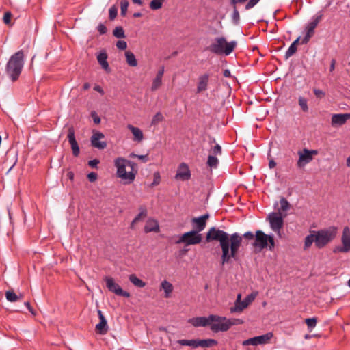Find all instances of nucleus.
Here are the masks:
<instances>
[{
  "mask_svg": "<svg viewBox=\"0 0 350 350\" xmlns=\"http://www.w3.org/2000/svg\"><path fill=\"white\" fill-rule=\"evenodd\" d=\"M243 238L248 241L255 240V235L252 232H246L243 235L238 232L229 234L226 231L216 227H211L206 234V242L219 241L221 250V263L222 265L231 263L232 260H238V254Z\"/></svg>",
  "mask_w": 350,
  "mask_h": 350,
  "instance_id": "f257e3e1",
  "label": "nucleus"
},
{
  "mask_svg": "<svg viewBox=\"0 0 350 350\" xmlns=\"http://www.w3.org/2000/svg\"><path fill=\"white\" fill-rule=\"evenodd\" d=\"M337 231L338 229L335 226L312 231L304 239V249L310 248L313 243L319 249L324 247L336 238Z\"/></svg>",
  "mask_w": 350,
  "mask_h": 350,
  "instance_id": "f03ea898",
  "label": "nucleus"
},
{
  "mask_svg": "<svg viewBox=\"0 0 350 350\" xmlns=\"http://www.w3.org/2000/svg\"><path fill=\"white\" fill-rule=\"evenodd\" d=\"M114 165L117 169V177L121 179L124 185L131 184L137 174V165L123 157H118L114 160Z\"/></svg>",
  "mask_w": 350,
  "mask_h": 350,
  "instance_id": "7ed1b4c3",
  "label": "nucleus"
},
{
  "mask_svg": "<svg viewBox=\"0 0 350 350\" xmlns=\"http://www.w3.org/2000/svg\"><path fill=\"white\" fill-rule=\"evenodd\" d=\"M24 66V53L18 51L13 54L6 65V73L12 81H16Z\"/></svg>",
  "mask_w": 350,
  "mask_h": 350,
  "instance_id": "20e7f679",
  "label": "nucleus"
},
{
  "mask_svg": "<svg viewBox=\"0 0 350 350\" xmlns=\"http://www.w3.org/2000/svg\"><path fill=\"white\" fill-rule=\"evenodd\" d=\"M236 41L227 42L224 37H218L214 39L207 49L217 55H230L237 46Z\"/></svg>",
  "mask_w": 350,
  "mask_h": 350,
  "instance_id": "39448f33",
  "label": "nucleus"
},
{
  "mask_svg": "<svg viewBox=\"0 0 350 350\" xmlns=\"http://www.w3.org/2000/svg\"><path fill=\"white\" fill-rule=\"evenodd\" d=\"M253 246L260 250L267 247L269 250H272L275 247L274 237L273 235L266 234L262 230H256Z\"/></svg>",
  "mask_w": 350,
  "mask_h": 350,
  "instance_id": "423d86ee",
  "label": "nucleus"
},
{
  "mask_svg": "<svg viewBox=\"0 0 350 350\" xmlns=\"http://www.w3.org/2000/svg\"><path fill=\"white\" fill-rule=\"evenodd\" d=\"M202 237L201 234L198 233L197 231L191 230L183 234L176 241V243H184L186 246L197 245L202 241Z\"/></svg>",
  "mask_w": 350,
  "mask_h": 350,
  "instance_id": "0eeeda50",
  "label": "nucleus"
},
{
  "mask_svg": "<svg viewBox=\"0 0 350 350\" xmlns=\"http://www.w3.org/2000/svg\"><path fill=\"white\" fill-rule=\"evenodd\" d=\"M318 154L317 150H308L304 148L302 150L298 152L299 159L297 162V166L299 168H302L313 159V156Z\"/></svg>",
  "mask_w": 350,
  "mask_h": 350,
  "instance_id": "6e6552de",
  "label": "nucleus"
},
{
  "mask_svg": "<svg viewBox=\"0 0 350 350\" xmlns=\"http://www.w3.org/2000/svg\"><path fill=\"white\" fill-rule=\"evenodd\" d=\"M258 293H254L248 295L243 300H241L239 304H235L230 308L231 313H240L247 308L251 304L257 296Z\"/></svg>",
  "mask_w": 350,
  "mask_h": 350,
  "instance_id": "1a4fd4ad",
  "label": "nucleus"
},
{
  "mask_svg": "<svg viewBox=\"0 0 350 350\" xmlns=\"http://www.w3.org/2000/svg\"><path fill=\"white\" fill-rule=\"evenodd\" d=\"M219 319L217 315L211 314L208 317H194L188 319V323L191 324L193 326L198 327H206L211 325V321H217Z\"/></svg>",
  "mask_w": 350,
  "mask_h": 350,
  "instance_id": "9d476101",
  "label": "nucleus"
},
{
  "mask_svg": "<svg viewBox=\"0 0 350 350\" xmlns=\"http://www.w3.org/2000/svg\"><path fill=\"white\" fill-rule=\"evenodd\" d=\"M268 219L269 220L271 229L280 234V230L284 224V220L281 213H272L269 215Z\"/></svg>",
  "mask_w": 350,
  "mask_h": 350,
  "instance_id": "9b49d317",
  "label": "nucleus"
},
{
  "mask_svg": "<svg viewBox=\"0 0 350 350\" xmlns=\"http://www.w3.org/2000/svg\"><path fill=\"white\" fill-rule=\"evenodd\" d=\"M105 280L106 282V286L109 291L124 297H130V293L127 291H123L120 285L114 282V280L112 278L107 277Z\"/></svg>",
  "mask_w": 350,
  "mask_h": 350,
  "instance_id": "f8f14e48",
  "label": "nucleus"
},
{
  "mask_svg": "<svg viewBox=\"0 0 350 350\" xmlns=\"http://www.w3.org/2000/svg\"><path fill=\"white\" fill-rule=\"evenodd\" d=\"M273 334L271 332H268L265 334L255 336L247 340H245L243 342V346L247 345H264L268 343L270 340L273 337Z\"/></svg>",
  "mask_w": 350,
  "mask_h": 350,
  "instance_id": "ddd939ff",
  "label": "nucleus"
},
{
  "mask_svg": "<svg viewBox=\"0 0 350 350\" xmlns=\"http://www.w3.org/2000/svg\"><path fill=\"white\" fill-rule=\"evenodd\" d=\"M219 318L217 321H211L213 323L211 325V329L214 332H226L230 327L229 320L226 317L217 316Z\"/></svg>",
  "mask_w": 350,
  "mask_h": 350,
  "instance_id": "4468645a",
  "label": "nucleus"
},
{
  "mask_svg": "<svg viewBox=\"0 0 350 350\" xmlns=\"http://www.w3.org/2000/svg\"><path fill=\"white\" fill-rule=\"evenodd\" d=\"M342 247H338L334 250V252H347L350 250V229L349 227H345L342 236Z\"/></svg>",
  "mask_w": 350,
  "mask_h": 350,
  "instance_id": "2eb2a0df",
  "label": "nucleus"
},
{
  "mask_svg": "<svg viewBox=\"0 0 350 350\" xmlns=\"http://www.w3.org/2000/svg\"><path fill=\"white\" fill-rule=\"evenodd\" d=\"M105 138L104 134L99 131H94L91 137V145L99 150L105 149L107 147V143L101 139Z\"/></svg>",
  "mask_w": 350,
  "mask_h": 350,
  "instance_id": "dca6fc26",
  "label": "nucleus"
},
{
  "mask_svg": "<svg viewBox=\"0 0 350 350\" xmlns=\"http://www.w3.org/2000/svg\"><path fill=\"white\" fill-rule=\"evenodd\" d=\"M321 19V16H317L306 27V34L301 40V44H306L314 34V30Z\"/></svg>",
  "mask_w": 350,
  "mask_h": 350,
  "instance_id": "f3484780",
  "label": "nucleus"
},
{
  "mask_svg": "<svg viewBox=\"0 0 350 350\" xmlns=\"http://www.w3.org/2000/svg\"><path fill=\"white\" fill-rule=\"evenodd\" d=\"M68 140L71 146L72 154L75 157H78L80 152L79 145L76 141L75 136V130L72 126H70L68 129L67 135Z\"/></svg>",
  "mask_w": 350,
  "mask_h": 350,
  "instance_id": "a211bd4d",
  "label": "nucleus"
},
{
  "mask_svg": "<svg viewBox=\"0 0 350 350\" xmlns=\"http://www.w3.org/2000/svg\"><path fill=\"white\" fill-rule=\"evenodd\" d=\"M175 178L181 180H187L191 178V172L186 163H183L179 165Z\"/></svg>",
  "mask_w": 350,
  "mask_h": 350,
  "instance_id": "6ab92c4d",
  "label": "nucleus"
},
{
  "mask_svg": "<svg viewBox=\"0 0 350 350\" xmlns=\"http://www.w3.org/2000/svg\"><path fill=\"white\" fill-rule=\"evenodd\" d=\"M208 217L209 215L208 214L199 217H193L191 219V223L193 224L195 228L193 230L197 231L198 233L202 231L206 227V220Z\"/></svg>",
  "mask_w": 350,
  "mask_h": 350,
  "instance_id": "aec40b11",
  "label": "nucleus"
},
{
  "mask_svg": "<svg viewBox=\"0 0 350 350\" xmlns=\"http://www.w3.org/2000/svg\"><path fill=\"white\" fill-rule=\"evenodd\" d=\"M350 119V113H337L332 116V126H341Z\"/></svg>",
  "mask_w": 350,
  "mask_h": 350,
  "instance_id": "412c9836",
  "label": "nucleus"
},
{
  "mask_svg": "<svg viewBox=\"0 0 350 350\" xmlns=\"http://www.w3.org/2000/svg\"><path fill=\"white\" fill-rule=\"evenodd\" d=\"M209 81V75L203 74L198 77L196 92L200 93L207 90Z\"/></svg>",
  "mask_w": 350,
  "mask_h": 350,
  "instance_id": "4be33fe9",
  "label": "nucleus"
},
{
  "mask_svg": "<svg viewBox=\"0 0 350 350\" xmlns=\"http://www.w3.org/2000/svg\"><path fill=\"white\" fill-rule=\"evenodd\" d=\"M160 230L159 225L158 221L152 218H149L146 223L144 226V232L146 233L154 232H159Z\"/></svg>",
  "mask_w": 350,
  "mask_h": 350,
  "instance_id": "5701e85b",
  "label": "nucleus"
},
{
  "mask_svg": "<svg viewBox=\"0 0 350 350\" xmlns=\"http://www.w3.org/2000/svg\"><path fill=\"white\" fill-rule=\"evenodd\" d=\"M127 128L131 131L133 135V140L137 142H141L144 139V135L142 131L138 127H135L131 124H128Z\"/></svg>",
  "mask_w": 350,
  "mask_h": 350,
  "instance_id": "b1692460",
  "label": "nucleus"
},
{
  "mask_svg": "<svg viewBox=\"0 0 350 350\" xmlns=\"http://www.w3.org/2000/svg\"><path fill=\"white\" fill-rule=\"evenodd\" d=\"M161 288L164 291V297L169 298L171 297V294L174 290L173 285L167 280H163L161 283Z\"/></svg>",
  "mask_w": 350,
  "mask_h": 350,
  "instance_id": "393cba45",
  "label": "nucleus"
},
{
  "mask_svg": "<svg viewBox=\"0 0 350 350\" xmlns=\"http://www.w3.org/2000/svg\"><path fill=\"white\" fill-rule=\"evenodd\" d=\"M300 40V37H298L289 46L285 53V58L287 59L293 55L297 50V44Z\"/></svg>",
  "mask_w": 350,
  "mask_h": 350,
  "instance_id": "a878e982",
  "label": "nucleus"
},
{
  "mask_svg": "<svg viewBox=\"0 0 350 350\" xmlns=\"http://www.w3.org/2000/svg\"><path fill=\"white\" fill-rule=\"evenodd\" d=\"M107 55L106 53H100L97 56V60L98 63L101 65L102 68L105 70H108L109 69V64L107 61Z\"/></svg>",
  "mask_w": 350,
  "mask_h": 350,
  "instance_id": "bb28decb",
  "label": "nucleus"
},
{
  "mask_svg": "<svg viewBox=\"0 0 350 350\" xmlns=\"http://www.w3.org/2000/svg\"><path fill=\"white\" fill-rule=\"evenodd\" d=\"M125 57L126 63L130 66L135 67L137 65V61L133 53L127 51L125 52Z\"/></svg>",
  "mask_w": 350,
  "mask_h": 350,
  "instance_id": "cd10ccee",
  "label": "nucleus"
},
{
  "mask_svg": "<svg viewBox=\"0 0 350 350\" xmlns=\"http://www.w3.org/2000/svg\"><path fill=\"white\" fill-rule=\"evenodd\" d=\"M129 281L135 286L143 288L146 286V283L141 279L138 278L135 274H131L129 277Z\"/></svg>",
  "mask_w": 350,
  "mask_h": 350,
  "instance_id": "c85d7f7f",
  "label": "nucleus"
},
{
  "mask_svg": "<svg viewBox=\"0 0 350 350\" xmlns=\"http://www.w3.org/2000/svg\"><path fill=\"white\" fill-rule=\"evenodd\" d=\"M140 213L134 218L131 224V228H134V226L137 224L142 217H145L147 215V211L145 208L141 207Z\"/></svg>",
  "mask_w": 350,
  "mask_h": 350,
  "instance_id": "c756f323",
  "label": "nucleus"
},
{
  "mask_svg": "<svg viewBox=\"0 0 350 350\" xmlns=\"http://www.w3.org/2000/svg\"><path fill=\"white\" fill-rule=\"evenodd\" d=\"M96 331L98 334H105L108 331L107 321H100V323L96 325Z\"/></svg>",
  "mask_w": 350,
  "mask_h": 350,
  "instance_id": "7c9ffc66",
  "label": "nucleus"
},
{
  "mask_svg": "<svg viewBox=\"0 0 350 350\" xmlns=\"http://www.w3.org/2000/svg\"><path fill=\"white\" fill-rule=\"evenodd\" d=\"M177 343L180 344V345L183 346H190L193 348H197L198 347V340H178L177 341Z\"/></svg>",
  "mask_w": 350,
  "mask_h": 350,
  "instance_id": "2f4dec72",
  "label": "nucleus"
},
{
  "mask_svg": "<svg viewBox=\"0 0 350 350\" xmlns=\"http://www.w3.org/2000/svg\"><path fill=\"white\" fill-rule=\"evenodd\" d=\"M217 341L213 339H208V340H198V347H208L213 345H216Z\"/></svg>",
  "mask_w": 350,
  "mask_h": 350,
  "instance_id": "473e14b6",
  "label": "nucleus"
},
{
  "mask_svg": "<svg viewBox=\"0 0 350 350\" xmlns=\"http://www.w3.org/2000/svg\"><path fill=\"white\" fill-rule=\"evenodd\" d=\"M206 164L211 168H216L219 164V160L215 156L211 154L208 157Z\"/></svg>",
  "mask_w": 350,
  "mask_h": 350,
  "instance_id": "72a5a7b5",
  "label": "nucleus"
},
{
  "mask_svg": "<svg viewBox=\"0 0 350 350\" xmlns=\"http://www.w3.org/2000/svg\"><path fill=\"white\" fill-rule=\"evenodd\" d=\"M5 297L7 300L10 302H15L20 300V297H18L13 291H7L5 293Z\"/></svg>",
  "mask_w": 350,
  "mask_h": 350,
  "instance_id": "f704fd0d",
  "label": "nucleus"
},
{
  "mask_svg": "<svg viewBox=\"0 0 350 350\" xmlns=\"http://www.w3.org/2000/svg\"><path fill=\"white\" fill-rule=\"evenodd\" d=\"M280 211L286 212L290 209L291 205L286 198H282L280 200Z\"/></svg>",
  "mask_w": 350,
  "mask_h": 350,
  "instance_id": "c9c22d12",
  "label": "nucleus"
},
{
  "mask_svg": "<svg viewBox=\"0 0 350 350\" xmlns=\"http://www.w3.org/2000/svg\"><path fill=\"white\" fill-rule=\"evenodd\" d=\"M298 103L301 109V110L304 112H308V101L307 99L302 96H299L298 99Z\"/></svg>",
  "mask_w": 350,
  "mask_h": 350,
  "instance_id": "e433bc0d",
  "label": "nucleus"
},
{
  "mask_svg": "<svg viewBox=\"0 0 350 350\" xmlns=\"http://www.w3.org/2000/svg\"><path fill=\"white\" fill-rule=\"evenodd\" d=\"M113 34L118 38H125L124 31L122 27H116L113 31Z\"/></svg>",
  "mask_w": 350,
  "mask_h": 350,
  "instance_id": "4c0bfd02",
  "label": "nucleus"
},
{
  "mask_svg": "<svg viewBox=\"0 0 350 350\" xmlns=\"http://www.w3.org/2000/svg\"><path fill=\"white\" fill-rule=\"evenodd\" d=\"M305 322L307 325L308 329L309 330V332H311L312 329L316 326L317 319V318H309L306 319L305 320Z\"/></svg>",
  "mask_w": 350,
  "mask_h": 350,
  "instance_id": "58836bf2",
  "label": "nucleus"
},
{
  "mask_svg": "<svg viewBox=\"0 0 350 350\" xmlns=\"http://www.w3.org/2000/svg\"><path fill=\"white\" fill-rule=\"evenodd\" d=\"M164 120V117L161 112H157L152 118L151 124L152 125H157L159 122H161Z\"/></svg>",
  "mask_w": 350,
  "mask_h": 350,
  "instance_id": "ea45409f",
  "label": "nucleus"
},
{
  "mask_svg": "<svg viewBox=\"0 0 350 350\" xmlns=\"http://www.w3.org/2000/svg\"><path fill=\"white\" fill-rule=\"evenodd\" d=\"M162 85V78L156 76L154 79L151 87L152 91L157 90Z\"/></svg>",
  "mask_w": 350,
  "mask_h": 350,
  "instance_id": "a19ab883",
  "label": "nucleus"
},
{
  "mask_svg": "<svg viewBox=\"0 0 350 350\" xmlns=\"http://www.w3.org/2000/svg\"><path fill=\"white\" fill-rule=\"evenodd\" d=\"M129 5V3L128 0H121L120 1L121 15L122 16H126Z\"/></svg>",
  "mask_w": 350,
  "mask_h": 350,
  "instance_id": "79ce46f5",
  "label": "nucleus"
},
{
  "mask_svg": "<svg viewBox=\"0 0 350 350\" xmlns=\"http://www.w3.org/2000/svg\"><path fill=\"white\" fill-rule=\"evenodd\" d=\"M162 2L158 0H152L150 3V8L153 10H156L158 9H160L162 7Z\"/></svg>",
  "mask_w": 350,
  "mask_h": 350,
  "instance_id": "37998d69",
  "label": "nucleus"
},
{
  "mask_svg": "<svg viewBox=\"0 0 350 350\" xmlns=\"http://www.w3.org/2000/svg\"><path fill=\"white\" fill-rule=\"evenodd\" d=\"M117 13H118V8L115 5L111 6L109 10L110 20L112 21V20L115 19L117 16Z\"/></svg>",
  "mask_w": 350,
  "mask_h": 350,
  "instance_id": "c03bdc74",
  "label": "nucleus"
},
{
  "mask_svg": "<svg viewBox=\"0 0 350 350\" xmlns=\"http://www.w3.org/2000/svg\"><path fill=\"white\" fill-rule=\"evenodd\" d=\"M212 155H220L221 154V147L218 144H215L211 150Z\"/></svg>",
  "mask_w": 350,
  "mask_h": 350,
  "instance_id": "a18cd8bd",
  "label": "nucleus"
},
{
  "mask_svg": "<svg viewBox=\"0 0 350 350\" xmlns=\"http://www.w3.org/2000/svg\"><path fill=\"white\" fill-rule=\"evenodd\" d=\"M232 18L234 21V23L235 24H237L239 23V11L237 10L236 6L234 5V10H233V13H232Z\"/></svg>",
  "mask_w": 350,
  "mask_h": 350,
  "instance_id": "49530a36",
  "label": "nucleus"
},
{
  "mask_svg": "<svg viewBox=\"0 0 350 350\" xmlns=\"http://www.w3.org/2000/svg\"><path fill=\"white\" fill-rule=\"evenodd\" d=\"M116 46L120 50H125L127 47V43L124 40H118L116 43Z\"/></svg>",
  "mask_w": 350,
  "mask_h": 350,
  "instance_id": "de8ad7c7",
  "label": "nucleus"
},
{
  "mask_svg": "<svg viewBox=\"0 0 350 350\" xmlns=\"http://www.w3.org/2000/svg\"><path fill=\"white\" fill-rule=\"evenodd\" d=\"M259 1L260 0H250L249 2L245 5V9L250 10L252 8L259 2Z\"/></svg>",
  "mask_w": 350,
  "mask_h": 350,
  "instance_id": "09e8293b",
  "label": "nucleus"
},
{
  "mask_svg": "<svg viewBox=\"0 0 350 350\" xmlns=\"http://www.w3.org/2000/svg\"><path fill=\"white\" fill-rule=\"evenodd\" d=\"M259 1L260 0H250L249 2L245 5V9L250 10L252 8L259 2Z\"/></svg>",
  "mask_w": 350,
  "mask_h": 350,
  "instance_id": "8fccbe9b",
  "label": "nucleus"
},
{
  "mask_svg": "<svg viewBox=\"0 0 350 350\" xmlns=\"http://www.w3.org/2000/svg\"><path fill=\"white\" fill-rule=\"evenodd\" d=\"M131 157H137L139 159L143 161L144 163L148 161V154L145 155H137L134 153L130 154Z\"/></svg>",
  "mask_w": 350,
  "mask_h": 350,
  "instance_id": "3c124183",
  "label": "nucleus"
},
{
  "mask_svg": "<svg viewBox=\"0 0 350 350\" xmlns=\"http://www.w3.org/2000/svg\"><path fill=\"white\" fill-rule=\"evenodd\" d=\"M314 95L319 98H321L325 96V94L323 91L319 89H314L313 90Z\"/></svg>",
  "mask_w": 350,
  "mask_h": 350,
  "instance_id": "603ef678",
  "label": "nucleus"
},
{
  "mask_svg": "<svg viewBox=\"0 0 350 350\" xmlns=\"http://www.w3.org/2000/svg\"><path fill=\"white\" fill-rule=\"evenodd\" d=\"M159 183H160V174L159 172H155L154 174V180H153V182L152 183V186L157 185L159 184Z\"/></svg>",
  "mask_w": 350,
  "mask_h": 350,
  "instance_id": "864d4df0",
  "label": "nucleus"
},
{
  "mask_svg": "<svg viewBox=\"0 0 350 350\" xmlns=\"http://www.w3.org/2000/svg\"><path fill=\"white\" fill-rule=\"evenodd\" d=\"M91 116L93 118V121L96 124H100V118L95 111H92Z\"/></svg>",
  "mask_w": 350,
  "mask_h": 350,
  "instance_id": "5fc2aeb1",
  "label": "nucleus"
},
{
  "mask_svg": "<svg viewBox=\"0 0 350 350\" xmlns=\"http://www.w3.org/2000/svg\"><path fill=\"white\" fill-rule=\"evenodd\" d=\"M230 323V327L233 325H241L243 323V321L240 319H228Z\"/></svg>",
  "mask_w": 350,
  "mask_h": 350,
  "instance_id": "6e6d98bb",
  "label": "nucleus"
},
{
  "mask_svg": "<svg viewBox=\"0 0 350 350\" xmlns=\"http://www.w3.org/2000/svg\"><path fill=\"white\" fill-rule=\"evenodd\" d=\"M97 174L95 172H90L88 174V178L92 183L95 182L97 179Z\"/></svg>",
  "mask_w": 350,
  "mask_h": 350,
  "instance_id": "4d7b16f0",
  "label": "nucleus"
},
{
  "mask_svg": "<svg viewBox=\"0 0 350 350\" xmlns=\"http://www.w3.org/2000/svg\"><path fill=\"white\" fill-rule=\"evenodd\" d=\"M11 17H12V14L10 12H5L3 16V22L7 25L10 24V21H11Z\"/></svg>",
  "mask_w": 350,
  "mask_h": 350,
  "instance_id": "13d9d810",
  "label": "nucleus"
},
{
  "mask_svg": "<svg viewBox=\"0 0 350 350\" xmlns=\"http://www.w3.org/2000/svg\"><path fill=\"white\" fill-rule=\"evenodd\" d=\"M99 160L98 159H93V160H90L88 161V165L90 167H92V168H96L97 167V165L99 163Z\"/></svg>",
  "mask_w": 350,
  "mask_h": 350,
  "instance_id": "bf43d9fd",
  "label": "nucleus"
},
{
  "mask_svg": "<svg viewBox=\"0 0 350 350\" xmlns=\"http://www.w3.org/2000/svg\"><path fill=\"white\" fill-rule=\"evenodd\" d=\"M97 29L100 34H105L107 32V28L103 24H99Z\"/></svg>",
  "mask_w": 350,
  "mask_h": 350,
  "instance_id": "052dcab7",
  "label": "nucleus"
},
{
  "mask_svg": "<svg viewBox=\"0 0 350 350\" xmlns=\"http://www.w3.org/2000/svg\"><path fill=\"white\" fill-rule=\"evenodd\" d=\"M164 72H165L164 66H162L159 68V70H158V72H157V76L162 78V77H163V74H164Z\"/></svg>",
  "mask_w": 350,
  "mask_h": 350,
  "instance_id": "680f3d73",
  "label": "nucleus"
},
{
  "mask_svg": "<svg viewBox=\"0 0 350 350\" xmlns=\"http://www.w3.org/2000/svg\"><path fill=\"white\" fill-rule=\"evenodd\" d=\"M98 314L100 319V321H107L101 310H98Z\"/></svg>",
  "mask_w": 350,
  "mask_h": 350,
  "instance_id": "e2e57ef3",
  "label": "nucleus"
},
{
  "mask_svg": "<svg viewBox=\"0 0 350 350\" xmlns=\"http://www.w3.org/2000/svg\"><path fill=\"white\" fill-rule=\"evenodd\" d=\"M94 90L95 91H97L98 92L100 93L101 94H104V91L102 89V88L99 85H96L94 86Z\"/></svg>",
  "mask_w": 350,
  "mask_h": 350,
  "instance_id": "0e129e2a",
  "label": "nucleus"
},
{
  "mask_svg": "<svg viewBox=\"0 0 350 350\" xmlns=\"http://www.w3.org/2000/svg\"><path fill=\"white\" fill-rule=\"evenodd\" d=\"M276 165V163L273 160H270L269 162V168L272 169L275 167Z\"/></svg>",
  "mask_w": 350,
  "mask_h": 350,
  "instance_id": "69168bd1",
  "label": "nucleus"
},
{
  "mask_svg": "<svg viewBox=\"0 0 350 350\" xmlns=\"http://www.w3.org/2000/svg\"><path fill=\"white\" fill-rule=\"evenodd\" d=\"M224 76L225 77H230L231 76V73H230V71L228 69H226L224 71Z\"/></svg>",
  "mask_w": 350,
  "mask_h": 350,
  "instance_id": "338daca9",
  "label": "nucleus"
},
{
  "mask_svg": "<svg viewBox=\"0 0 350 350\" xmlns=\"http://www.w3.org/2000/svg\"><path fill=\"white\" fill-rule=\"evenodd\" d=\"M67 177H68L70 180H72L74 179V173H73L72 172H68L67 173Z\"/></svg>",
  "mask_w": 350,
  "mask_h": 350,
  "instance_id": "774afa93",
  "label": "nucleus"
}]
</instances>
